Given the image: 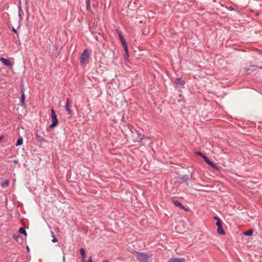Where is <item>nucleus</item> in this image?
I'll return each mask as SVG.
<instances>
[{"label":"nucleus","instance_id":"1","mask_svg":"<svg viewBox=\"0 0 262 262\" xmlns=\"http://www.w3.org/2000/svg\"><path fill=\"white\" fill-rule=\"evenodd\" d=\"M134 254L140 262H148V259L151 257V254L144 252L135 251Z\"/></svg>","mask_w":262,"mask_h":262},{"label":"nucleus","instance_id":"2","mask_svg":"<svg viewBox=\"0 0 262 262\" xmlns=\"http://www.w3.org/2000/svg\"><path fill=\"white\" fill-rule=\"evenodd\" d=\"M117 32L118 34L119 39L120 41L121 42V43L122 45V46L125 51V53L127 54L128 53V48H127V43L124 38L123 36H122L121 33L118 30H117Z\"/></svg>","mask_w":262,"mask_h":262},{"label":"nucleus","instance_id":"3","mask_svg":"<svg viewBox=\"0 0 262 262\" xmlns=\"http://www.w3.org/2000/svg\"><path fill=\"white\" fill-rule=\"evenodd\" d=\"M90 57V52L88 50H85L82 53L80 59L82 64L85 63Z\"/></svg>","mask_w":262,"mask_h":262},{"label":"nucleus","instance_id":"4","mask_svg":"<svg viewBox=\"0 0 262 262\" xmlns=\"http://www.w3.org/2000/svg\"><path fill=\"white\" fill-rule=\"evenodd\" d=\"M51 119L52 123L50 125V128H53L56 126L58 123V120L55 111L52 108L51 110Z\"/></svg>","mask_w":262,"mask_h":262},{"label":"nucleus","instance_id":"5","mask_svg":"<svg viewBox=\"0 0 262 262\" xmlns=\"http://www.w3.org/2000/svg\"><path fill=\"white\" fill-rule=\"evenodd\" d=\"M191 178V174L190 176H189V175L183 176L182 177H181V180L182 181H181V184L182 183H184L186 184V185L187 186L189 187V183H188V181H189Z\"/></svg>","mask_w":262,"mask_h":262},{"label":"nucleus","instance_id":"6","mask_svg":"<svg viewBox=\"0 0 262 262\" xmlns=\"http://www.w3.org/2000/svg\"><path fill=\"white\" fill-rule=\"evenodd\" d=\"M20 94H21V98H20V102H21V106L25 107V91L24 89L22 88L21 86V89H20Z\"/></svg>","mask_w":262,"mask_h":262},{"label":"nucleus","instance_id":"7","mask_svg":"<svg viewBox=\"0 0 262 262\" xmlns=\"http://www.w3.org/2000/svg\"><path fill=\"white\" fill-rule=\"evenodd\" d=\"M205 162L208 164L210 166H211L213 169L219 170V168L216 166V165L211 161H210L208 158Z\"/></svg>","mask_w":262,"mask_h":262},{"label":"nucleus","instance_id":"8","mask_svg":"<svg viewBox=\"0 0 262 262\" xmlns=\"http://www.w3.org/2000/svg\"><path fill=\"white\" fill-rule=\"evenodd\" d=\"M66 110L68 112L69 115H72L73 114L72 111L70 108V100L69 98H67L66 103L65 105Z\"/></svg>","mask_w":262,"mask_h":262},{"label":"nucleus","instance_id":"9","mask_svg":"<svg viewBox=\"0 0 262 262\" xmlns=\"http://www.w3.org/2000/svg\"><path fill=\"white\" fill-rule=\"evenodd\" d=\"M135 132L137 135V137L135 138V141L139 142H141L143 139V135H142V134L138 130H136Z\"/></svg>","mask_w":262,"mask_h":262},{"label":"nucleus","instance_id":"10","mask_svg":"<svg viewBox=\"0 0 262 262\" xmlns=\"http://www.w3.org/2000/svg\"><path fill=\"white\" fill-rule=\"evenodd\" d=\"M0 61L5 66H11L13 64L10 60L2 57L0 58Z\"/></svg>","mask_w":262,"mask_h":262},{"label":"nucleus","instance_id":"11","mask_svg":"<svg viewBox=\"0 0 262 262\" xmlns=\"http://www.w3.org/2000/svg\"><path fill=\"white\" fill-rule=\"evenodd\" d=\"M35 136H36V140L38 142H43L46 141L45 139L43 137L38 135V134H36Z\"/></svg>","mask_w":262,"mask_h":262},{"label":"nucleus","instance_id":"12","mask_svg":"<svg viewBox=\"0 0 262 262\" xmlns=\"http://www.w3.org/2000/svg\"><path fill=\"white\" fill-rule=\"evenodd\" d=\"M217 232L220 235H225V232L223 230L222 226L217 227Z\"/></svg>","mask_w":262,"mask_h":262},{"label":"nucleus","instance_id":"13","mask_svg":"<svg viewBox=\"0 0 262 262\" xmlns=\"http://www.w3.org/2000/svg\"><path fill=\"white\" fill-rule=\"evenodd\" d=\"M253 230L251 229L248 230L247 231L244 232L243 234L245 236H248L251 235L253 234Z\"/></svg>","mask_w":262,"mask_h":262},{"label":"nucleus","instance_id":"14","mask_svg":"<svg viewBox=\"0 0 262 262\" xmlns=\"http://www.w3.org/2000/svg\"><path fill=\"white\" fill-rule=\"evenodd\" d=\"M23 138L21 137L18 138L17 141V142H16V146H17L21 145L23 144Z\"/></svg>","mask_w":262,"mask_h":262},{"label":"nucleus","instance_id":"15","mask_svg":"<svg viewBox=\"0 0 262 262\" xmlns=\"http://www.w3.org/2000/svg\"><path fill=\"white\" fill-rule=\"evenodd\" d=\"M18 232L21 233V234H23L25 235H27V232L25 230V229L24 228H23V227H20L19 229V230H18Z\"/></svg>","mask_w":262,"mask_h":262},{"label":"nucleus","instance_id":"16","mask_svg":"<svg viewBox=\"0 0 262 262\" xmlns=\"http://www.w3.org/2000/svg\"><path fill=\"white\" fill-rule=\"evenodd\" d=\"M168 262H180V258H171L168 260Z\"/></svg>","mask_w":262,"mask_h":262},{"label":"nucleus","instance_id":"17","mask_svg":"<svg viewBox=\"0 0 262 262\" xmlns=\"http://www.w3.org/2000/svg\"><path fill=\"white\" fill-rule=\"evenodd\" d=\"M80 253L81 255L82 256L83 259L85 257V251L83 248H80L79 250Z\"/></svg>","mask_w":262,"mask_h":262},{"label":"nucleus","instance_id":"18","mask_svg":"<svg viewBox=\"0 0 262 262\" xmlns=\"http://www.w3.org/2000/svg\"><path fill=\"white\" fill-rule=\"evenodd\" d=\"M1 185L3 187H7L9 185V182L8 180L5 181V182L1 183Z\"/></svg>","mask_w":262,"mask_h":262},{"label":"nucleus","instance_id":"19","mask_svg":"<svg viewBox=\"0 0 262 262\" xmlns=\"http://www.w3.org/2000/svg\"><path fill=\"white\" fill-rule=\"evenodd\" d=\"M173 203L177 206L180 207V202L178 200H172Z\"/></svg>","mask_w":262,"mask_h":262},{"label":"nucleus","instance_id":"20","mask_svg":"<svg viewBox=\"0 0 262 262\" xmlns=\"http://www.w3.org/2000/svg\"><path fill=\"white\" fill-rule=\"evenodd\" d=\"M181 209H183L186 211H188L189 210V208L188 207H186L182 204H181Z\"/></svg>","mask_w":262,"mask_h":262},{"label":"nucleus","instance_id":"21","mask_svg":"<svg viewBox=\"0 0 262 262\" xmlns=\"http://www.w3.org/2000/svg\"><path fill=\"white\" fill-rule=\"evenodd\" d=\"M216 226L218 227H221V226H222V221L220 220L216 222Z\"/></svg>","mask_w":262,"mask_h":262},{"label":"nucleus","instance_id":"22","mask_svg":"<svg viewBox=\"0 0 262 262\" xmlns=\"http://www.w3.org/2000/svg\"><path fill=\"white\" fill-rule=\"evenodd\" d=\"M102 37H103L102 36H101V35L100 34V33H99V36H95V38H96V40H101Z\"/></svg>","mask_w":262,"mask_h":262},{"label":"nucleus","instance_id":"23","mask_svg":"<svg viewBox=\"0 0 262 262\" xmlns=\"http://www.w3.org/2000/svg\"><path fill=\"white\" fill-rule=\"evenodd\" d=\"M52 237H53V239H52V242L53 243H56V242H57V239H56V238L54 236V235H53V233L52 232Z\"/></svg>","mask_w":262,"mask_h":262},{"label":"nucleus","instance_id":"24","mask_svg":"<svg viewBox=\"0 0 262 262\" xmlns=\"http://www.w3.org/2000/svg\"><path fill=\"white\" fill-rule=\"evenodd\" d=\"M196 155L200 156V157H202L203 155V154L200 151H198L196 152Z\"/></svg>","mask_w":262,"mask_h":262},{"label":"nucleus","instance_id":"25","mask_svg":"<svg viewBox=\"0 0 262 262\" xmlns=\"http://www.w3.org/2000/svg\"><path fill=\"white\" fill-rule=\"evenodd\" d=\"M201 157L204 159V161H205L208 158V157L204 154H203Z\"/></svg>","mask_w":262,"mask_h":262},{"label":"nucleus","instance_id":"26","mask_svg":"<svg viewBox=\"0 0 262 262\" xmlns=\"http://www.w3.org/2000/svg\"><path fill=\"white\" fill-rule=\"evenodd\" d=\"M213 219L214 220L216 221V222L221 220L218 216H214Z\"/></svg>","mask_w":262,"mask_h":262},{"label":"nucleus","instance_id":"27","mask_svg":"<svg viewBox=\"0 0 262 262\" xmlns=\"http://www.w3.org/2000/svg\"><path fill=\"white\" fill-rule=\"evenodd\" d=\"M91 32H93V33H94V32H96V31H95V29H93V27H91Z\"/></svg>","mask_w":262,"mask_h":262},{"label":"nucleus","instance_id":"28","mask_svg":"<svg viewBox=\"0 0 262 262\" xmlns=\"http://www.w3.org/2000/svg\"><path fill=\"white\" fill-rule=\"evenodd\" d=\"M180 81V78H177V82H176V83L177 84H179Z\"/></svg>","mask_w":262,"mask_h":262},{"label":"nucleus","instance_id":"29","mask_svg":"<svg viewBox=\"0 0 262 262\" xmlns=\"http://www.w3.org/2000/svg\"><path fill=\"white\" fill-rule=\"evenodd\" d=\"M87 262H92V257H90L89 258V259H88V260L87 261Z\"/></svg>","mask_w":262,"mask_h":262},{"label":"nucleus","instance_id":"30","mask_svg":"<svg viewBox=\"0 0 262 262\" xmlns=\"http://www.w3.org/2000/svg\"><path fill=\"white\" fill-rule=\"evenodd\" d=\"M184 260H185V259H184V258H181V262H184Z\"/></svg>","mask_w":262,"mask_h":262},{"label":"nucleus","instance_id":"31","mask_svg":"<svg viewBox=\"0 0 262 262\" xmlns=\"http://www.w3.org/2000/svg\"><path fill=\"white\" fill-rule=\"evenodd\" d=\"M184 84V82H182V81L181 80V86H182V85H183Z\"/></svg>","mask_w":262,"mask_h":262},{"label":"nucleus","instance_id":"32","mask_svg":"<svg viewBox=\"0 0 262 262\" xmlns=\"http://www.w3.org/2000/svg\"><path fill=\"white\" fill-rule=\"evenodd\" d=\"M13 31L15 33H16V31L14 29H13Z\"/></svg>","mask_w":262,"mask_h":262},{"label":"nucleus","instance_id":"33","mask_svg":"<svg viewBox=\"0 0 262 262\" xmlns=\"http://www.w3.org/2000/svg\"><path fill=\"white\" fill-rule=\"evenodd\" d=\"M63 261H65V258H64V257H63Z\"/></svg>","mask_w":262,"mask_h":262},{"label":"nucleus","instance_id":"34","mask_svg":"<svg viewBox=\"0 0 262 262\" xmlns=\"http://www.w3.org/2000/svg\"><path fill=\"white\" fill-rule=\"evenodd\" d=\"M260 69H262V66L258 67Z\"/></svg>","mask_w":262,"mask_h":262},{"label":"nucleus","instance_id":"35","mask_svg":"<svg viewBox=\"0 0 262 262\" xmlns=\"http://www.w3.org/2000/svg\"><path fill=\"white\" fill-rule=\"evenodd\" d=\"M104 262H109V261L107 260H105V261H104Z\"/></svg>","mask_w":262,"mask_h":262},{"label":"nucleus","instance_id":"36","mask_svg":"<svg viewBox=\"0 0 262 262\" xmlns=\"http://www.w3.org/2000/svg\"><path fill=\"white\" fill-rule=\"evenodd\" d=\"M1 139H2V137H0V140H1Z\"/></svg>","mask_w":262,"mask_h":262},{"label":"nucleus","instance_id":"37","mask_svg":"<svg viewBox=\"0 0 262 262\" xmlns=\"http://www.w3.org/2000/svg\"><path fill=\"white\" fill-rule=\"evenodd\" d=\"M88 1H89V0H88Z\"/></svg>","mask_w":262,"mask_h":262}]
</instances>
